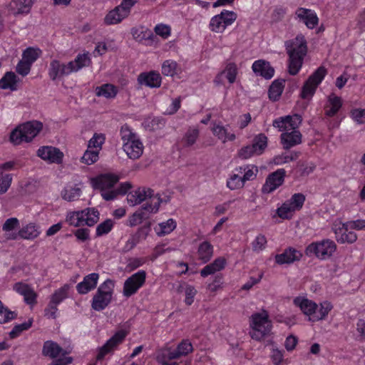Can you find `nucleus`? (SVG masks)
I'll list each match as a JSON object with an SVG mask.
<instances>
[{
  "label": "nucleus",
  "mask_w": 365,
  "mask_h": 365,
  "mask_svg": "<svg viewBox=\"0 0 365 365\" xmlns=\"http://www.w3.org/2000/svg\"><path fill=\"white\" fill-rule=\"evenodd\" d=\"M237 74V68L236 64L234 63H230L226 66L225 69L216 76L215 81L217 83H219L221 77L225 75L229 83H233L236 80Z\"/></svg>",
  "instance_id": "nucleus-32"
},
{
  "label": "nucleus",
  "mask_w": 365,
  "mask_h": 365,
  "mask_svg": "<svg viewBox=\"0 0 365 365\" xmlns=\"http://www.w3.org/2000/svg\"><path fill=\"white\" fill-rule=\"evenodd\" d=\"M105 137L102 134H94L93 138L88 141V148H101L102 145L104 143Z\"/></svg>",
  "instance_id": "nucleus-64"
},
{
  "label": "nucleus",
  "mask_w": 365,
  "mask_h": 365,
  "mask_svg": "<svg viewBox=\"0 0 365 365\" xmlns=\"http://www.w3.org/2000/svg\"><path fill=\"white\" fill-rule=\"evenodd\" d=\"M33 4V0H14L9 6V11L14 15L28 13Z\"/></svg>",
  "instance_id": "nucleus-26"
},
{
  "label": "nucleus",
  "mask_w": 365,
  "mask_h": 365,
  "mask_svg": "<svg viewBox=\"0 0 365 365\" xmlns=\"http://www.w3.org/2000/svg\"><path fill=\"white\" fill-rule=\"evenodd\" d=\"M302 255L294 248L289 247L282 254L275 256V261L279 264H291L295 261H299Z\"/></svg>",
  "instance_id": "nucleus-23"
},
{
  "label": "nucleus",
  "mask_w": 365,
  "mask_h": 365,
  "mask_svg": "<svg viewBox=\"0 0 365 365\" xmlns=\"http://www.w3.org/2000/svg\"><path fill=\"white\" fill-rule=\"evenodd\" d=\"M40 53L39 49L32 47L27 48L22 53V59L32 65L39 57Z\"/></svg>",
  "instance_id": "nucleus-54"
},
{
  "label": "nucleus",
  "mask_w": 365,
  "mask_h": 365,
  "mask_svg": "<svg viewBox=\"0 0 365 365\" xmlns=\"http://www.w3.org/2000/svg\"><path fill=\"white\" fill-rule=\"evenodd\" d=\"M120 134L123 143H126V142H130L133 140L138 138L136 133H133L131 128L127 124H124L121 126Z\"/></svg>",
  "instance_id": "nucleus-55"
},
{
  "label": "nucleus",
  "mask_w": 365,
  "mask_h": 365,
  "mask_svg": "<svg viewBox=\"0 0 365 365\" xmlns=\"http://www.w3.org/2000/svg\"><path fill=\"white\" fill-rule=\"evenodd\" d=\"M125 336L126 333L124 331H119L115 333L103 346L99 349L98 353L96 356L97 361L102 360L107 354L122 343L125 338Z\"/></svg>",
  "instance_id": "nucleus-11"
},
{
  "label": "nucleus",
  "mask_w": 365,
  "mask_h": 365,
  "mask_svg": "<svg viewBox=\"0 0 365 365\" xmlns=\"http://www.w3.org/2000/svg\"><path fill=\"white\" fill-rule=\"evenodd\" d=\"M251 145L256 155H261L267 146V137L263 133L256 135Z\"/></svg>",
  "instance_id": "nucleus-41"
},
{
  "label": "nucleus",
  "mask_w": 365,
  "mask_h": 365,
  "mask_svg": "<svg viewBox=\"0 0 365 365\" xmlns=\"http://www.w3.org/2000/svg\"><path fill=\"white\" fill-rule=\"evenodd\" d=\"M99 274L91 273L84 277L83 280L76 285V290L80 294H86L96 287Z\"/></svg>",
  "instance_id": "nucleus-17"
},
{
  "label": "nucleus",
  "mask_w": 365,
  "mask_h": 365,
  "mask_svg": "<svg viewBox=\"0 0 365 365\" xmlns=\"http://www.w3.org/2000/svg\"><path fill=\"white\" fill-rule=\"evenodd\" d=\"M37 155L43 160L57 164L61 163L63 158V153L58 148L52 146L39 148L37 150Z\"/></svg>",
  "instance_id": "nucleus-12"
},
{
  "label": "nucleus",
  "mask_w": 365,
  "mask_h": 365,
  "mask_svg": "<svg viewBox=\"0 0 365 365\" xmlns=\"http://www.w3.org/2000/svg\"><path fill=\"white\" fill-rule=\"evenodd\" d=\"M245 183L242 177H240L238 174L233 173L227 180V187L231 190H235L242 188Z\"/></svg>",
  "instance_id": "nucleus-50"
},
{
  "label": "nucleus",
  "mask_w": 365,
  "mask_h": 365,
  "mask_svg": "<svg viewBox=\"0 0 365 365\" xmlns=\"http://www.w3.org/2000/svg\"><path fill=\"white\" fill-rule=\"evenodd\" d=\"M302 135L298 130H288L280 135V143L284 150L290 148L302 143Z\"/></svg>",
  "instance_id": "nucleus-15"
},
{
  "label": "nucleus",
  "mask_w": 365,
  "mask_h": 365,
  "mask_svg": "<svg viewBox=\"0 0 365 365\" xmlns=\"http://www.w3.org/2000/svg\"><path fill=\"white\" fill-rule=\"evenodd\" d=\"M81 195V190L80 187L75 185L67 186L61 192L62 197L68 202L76 200Z\"/></svg>",
  "instance_id": "nucleus-42"
},
{
  "label": "nucleus",
  "mask_w": 365,
  "mask_h": 365,
  "mask_svg": "<svg viewBox=\"0 0 365 365\" xmlns=\"http://www.w3.org/2000/svg\"><path fill=\"white\" fill-rule=\"evenodd\" d=\"M178 358V354L176 353L175 349H172L171 348L160 349L158 351L156 356L157 361L160 364H165Z\"/></svg>",
  "instance_id": "nucleus-36"
},
{
  "label": "nucleus",
  "mask_w": 365,
  "mask_h": 365,
  "mask_svg": "<svg viewBox=\"0 0 365 365\" xmlns=\"http://www.w3.org/2000/svg\"><path fill=\"white\" fill-rule=\"evenodd\" d=\"M297 16L302 21L309 29H314L319 22L316 13L310 9L299 8L295 12Z\"/></svg>",
  "instance_id": "nucleus-20"
},
{
  "label": "nucleus",
  "mask_w": 365,
  "mask_h": 365,
  "mask_svg": "<svg viewBox=\"0 0 365 365\" xmlns=\"http://www.w3.org/2000/svg\"><path fill=\"white\" fill-rule=\"evenodd\" d=\"M83 212V225L93 226L99 220V212L95 207H88L82 210Z\"/></svg>",
  "instance_id": "nucleus-34"
},
{
  "label": "nucleus",
  "mask_w": 365,
  "mask_h": 365,
  "mask_svg": "<svg viewBox=\"0 0 365 365\" xmlns=\"http://www.w3.org/2000/svg\"><path fill=\"white\" fill-rule=\"evenodd\" d=\"M150 202H147L144 205H142L139 210H142L145 213V216L149 213H155L159 210L160 204L162 202L159 195H156L155 196L153 195V198L150 199Z\"/></svg>",
  "instance_id": "nucleus-38"
},
{
  "label": "nucleus",
  "mask_w": 365,
  "mask_h": 365,
  "mask_svg": "<svg viewBox=\"0 0 365 365\" xmlns=\"http://www.w3.org/2000/svg\"><path fill=\"white\" fill-rule=\"evenodd\" d=\"M113 227V222L112 220L108 219L105 220L96 227V236L101 237L108 234L112 230Z\"/></svg>",
  "instance_id": "nucleus-57"
},
{
  "label": "nucleus",
  "mask_w": 365,
  "mask_h": 365,
  "mask_svg": "<svg viewBox=\"0 0 365 365\" xmlns=\"http://www.w3.org/2000/svg\"><path fill=\"white\" fill-rule=\"evenodd\" d=\"M332 308L331 304L327 301L320 303V307L317 308L315 315L310 318V321L317 322L325 319Z\"/></svg>",
  "instance_id": "nucleus-43"
},
{
  "label": "nucleus",
  "mask_w": 365,
  "mask_h": 365,
  "mask_svg": "<svg viewBox=\"0 0 365 365\" xmlns=\"http://www.w3.org/2000/svg\"><path fill=\"white\" fill-rule=\"evenodd\" d=\"M43 124L40 121H28L16 128L10 135V140L14 145H19L23 141H31L41 130Z\"/></svg>",
  "instance_id": "nucleus-3"
},
{
  "label": "nucleus",
  "mask_w": 365,
  "mask_h": 365,
  "mask_svg": "<svg viewBox=\"0 0 365 365\" xmlns=\"http://www.w3.org/2000/svg\"><path fill=\"white\" fill-rule=\"evenodd\" d=\"M150 230V225L140 227L138 231L127 240L123 247V251L126 252L133 249L141 240L146 238Z\"/></svg>",
  "instance_id": "nucleus-22"
},
{
  "label": "nucleus",
  "mask_w": 365,
  "mask_h": 365,
  "mask_svg": "<svg viewBox=\"0 0 365 365\" xmlns=\"http://www.w3.org/2000/svg\"><path fill=\"white\" fill-rule=\"evenodd\" d=\"M123 149L130 159H138L143 154V145L138 138L130 142L123 144Z\"/></svg>",
  "instance_id": "nucleus-19"
},
{
  "label": "nucleus",
  "mask_w": 365,
  "mask_h": 365,
  "mask_svg": "<svg viewBox=\"0 0 365 365\" xmlns=\"http://www.w3.org/2000/svg\"><path fill=\"white\" fill-rule=\"evenodd\" d=\"M119 178L113 174L101 175L94 181V187L101 190L102 197L107 201L115 199L118 195H125L131 187L128 182L120 185L117 189H113Z\"/></svg>",
  "instance_id": "nucleus-2"
},
{
  "label": "nucleus",
  "mask_w": 365,
  "mask_h": 365,
  "mask_svg": "<svg viewBox=\"0 0 365 365\" xmlns=\"http://www.w3.org/2000/svg\"><path fill=\"white\" fill-rule=\"evenodd\" d=\"M68 63L69 66L72 70V73L77 72L82 68L90 66L91 58L88 53L78 54L74 61H71Z\"/></svg>",
  "instance_id": "nucleus-33"
},
{
  "label": "nucleus",
  "mask_w": 365,
  "mask_h": 365,
  "mask_svg": "<svg viewBox=\"0 0 365 365\" xmlns=\"http://www.w3.org/2000/svg\"><path fill=\"white\" fill-rule=\"evenodd\" d=\"M294 304L299 307L305 315L309 316V320L315 315L318 308V305L314 302L302 297H296L294 299Z\"/></svg>",
  "instance_id": "nucleus-18"
},
{
  "label": "nucleus",
  "mask_w": 365,
  "mask_h": 365,
  "mask_svg": "<svg viewBox=\"0 0 365 365\" xmlns=\"http://www.w3.org/2000/svg\"><path fill=\"white\" fill-rule=\"evenodd\" d=\"M113 281L110 279H106L98 287L91 301V307L93 310L101 312L110 304L113 294Z\"/></svg>",
  "instance_id": "nucleus-5"
},
{
  "label": "nucleus",
  "mask_w": 365,
  "mask_h": 365,
  "mask_svg": "<svg viewBox=\"0 0 365 365\" xmlns=\"http://www.w3.org/2000/svg\"><path fill=\"white\" fill-rule=\"evenodd\" d=\"M176 222L170 218L166 222H163L158 224V227L155 230L158 236H165L173 232L176 227Z\"/></svg>",
  "instance_id": "nucleus-40"
},
{
  "label": "nucleus",
  "mask_w": 365,
  "mask_h": 365,
  "mask_svg": "<svg viewBox=\"0 0 365 365\" xmlns=\"http://www.w3.org/2000/svg\"><path fill=\"white\" fill-rule=\"evenodd\" d=\"M32 323L33 319L31 318L27 322L15 325L9 334L10 338L15 339L19 336L24 331L28 330L32 326Z\"/></svg>",
  "instance_id": "nucleus-51"
},
{
  "label": "nucleus",
  "mask_w": 365,
  "mask_h": 365,
  "mask_svg": "<svg viewBox=\"0 0 365 365\" xmlns=\"http://www.w3.org/2000/svg\"><path fill=\"white\" fill-rule=\"evenodd\" d=\"M333 230L336 235V240L339 243L351 244L356 241L357 235L354 231H350L348 229V225L339 224L334 225Z\"/></svg>",
  "instance_id": "nucleus-13"
},
{
  "label": "nucleus",
  "mask_w": 365,
  "mask_h": 365,
  "mask_svg": "<svg viewBox=\"0 0 365 365\" xmlns=\"http://www.w3.org/2000/svg\"><path fill=\"white\" fill-rule=\"evenodd\" d=\"M252 70L257 74L265 79H270L273 77L274 69L268 61L257 60L252 64Z\"/></svg>",
  "instance_id": "nucleus-24"
},
{
  "label": "nucleus",
  "mask_w": 365,
  "mask_h": 365,
  "mask_svg": "<svg viewBox=\"0 0 365 365\" xmlns=\"http://www.w3.org/2000/svg\"><path fill=\"white\" fill-rule=\"evenodd\" d=\"M98 159V150H87L81 158L82 162L87 164L91 165L96 162Z\"/></svg>",
  "instance_id": "nucleus-61"
},
{
  "label": "nucleus",
  "mask_w": 365,
  "mask_h": 365,
  "mask_svg": "<svg viewBox=\"0 0 365 365\" xmlns=\"http://www.w3.org/2000/svg\"><path fill=\"white\" fill-rule=\"evenodd\" d=\"M266 244L267 239L265 236L263 235H259L252 243V250L255 252H260L265 248Z\"/></svg>",
  "instance_id": "nucleus-62"
},
{
  "label": "nucleus",
  "mask_w": 365,
  "mask_h": 365,
  "mask_svg": "<svg viewBox=\"0 0 365 365\" xmlns=\"http://www.w3.org/2000/svg\"><path fill=\"white\" fill-rule=\"evenodd\" d=\"M284 87V80H275L269 86L268 95L270 100L273 101H277L281 96Z\"/></svg>",
  "instance_id": "nucleus-35"
},
{
  "label": "nucleus",
  "mask_w": 365,
  "mask_h": 365,
  "mask_svg": "<svg viewBox=\"0 0 365 365\" xmlns=\"http://www.w3.org/2000/svg\"><path fill=\"white\" fill-rule=\"evenodd\" d=\"M250 334L252 339L260 341L267 335L272 329L271 322L269 320L268 313L263 310L260 313H255L250 317Z\"/></svg>",
  "instance_id": "nucleus-4"
},
{
  "label": "nucleus",
  "mask_w": 365,
  "mask_h": 365,
  "mask_svg": "<svg viewBox=\"0 0 365 365\" xmlns=\"http://www.w3.org/2000/svg\"><path fill=\"white\" fill-rule=\"evenodd\" d=\"M68 289L69 285L68 284H65L61 288L56 289L51 295L50 302H52V304L58 305L61 302L67 298Z\"/></svg>",
  "instance_id": "nucleus-45"
},
{
  "label": "nucleus",
  "mask_w": 365,
  "mask_h": 365,
  "mask_svg": "<svg viewBox=\"0 0 365 365\" xmlns=\"http://www.w3.org/2000/svg\"><path fill=\"white\" fill-rule=\"evenodd\" d=\"M126 17L125 13L120 11L119 8L116 6L106 16L104 21L107 25L116 24L121 22Z\"/></svg>",
  "instance_id": "nucleus-37"
},
{
  "label": "nucleus",
  "mask_w": 365,
  "mask_h": 365,
  "mask_svg": "<svg viewBox=\"0 0 365 365\" xmlns=\"http://www.w3.org/2000/svg\"><path fill=\"white\" fill-rule=\"evenodd\" d=\"M71 73L72 70L69 66V63H62L56 59L51 61L48 68V76L51 80L54 81L64 76H68Z\"/></svg>",
  "instance_id": "nucleus-14"
},
{
  "label": "nucleus",
  "mask_w": 365,
  "mask_h": 365,
  "mask_svg": "<svg viewBox=\"0 0 365 365\" xmlns=\"http://www.w3.org/2000/svg\"><path fill=\"white\" fill-rule=\"evenodd\" d=\"M197 292L196 289L193 286L190 285V284L186 285V287L185 288V303L187 305L190 306L193 303L194 298H195Z\"/></svg>",
  "instance_id": "nucleus-63"
},
{
  "label": "nucleus",
  "mask_w": 365,
  "mask_h": 365,
  "mask_svg": "<svg viewBox=\"0 0 365 365\" xmlns=\"http://www.w3.org/2000/svg\"><path fill=\"white\" fill-rule=\"evenodd\" d=\"M293 212H294V210L287 202H284L281 207L277 210V215L282 219H290Z\"/></svg>",
  "instance_id": "nucleus-59"
},
{
  "label": "nucleus",
  "mask_w": 365,
  "mask_h": 365,
  "mask_svg": "<svg viewBox=\"0 0 365 365\" xmlns=\"http://www.w3.org/2000/svg\"><path fill=\"white\" fill-rule=\"evenodd\" d=\"M336 249L334 241L327 239L312 242L306 248L307 255H315L321 259L329 258Z\"/></svg>",
  "instance_id": "nucleus-6"
},
{
  "label": "nucleus",
  "mask_w": 365,
  "mask_h": 365,
  "mask_svg": "<svg viewBox=\"0 0 365 365\" xmlns=\"http://www.w3.org/2000/svg\"><path fill=\"white\" fill-rule=\"evenodd\" d=\"M305 201V196L302 193H295L291 198L287 200V203L294 210V211L299 210Z\"/></svg>",
  "instance_id": "nucleus-49"
},
{
  "label": "nucleus",
  "mask_w": 365,
  "mask_h": 365,
  "mask_svg": "<svg viewBox=\"0 0 365 365\" xmlns=\"http://www.w3.org/2000/svg\"><path fill=\"white\" fill-rule=\"evenodd\" d=\"M17 76L14 72H7L0 80V88L2 89H16Z\"/></svg>",
  "instance_id": "nucleus-39"
},
{
  "label": "nucleus",
  "mask_w": 365,
  "mask_h": 365,
  "mask_svg": "<svg viewBox=\"0 0 365 365\" xmlns=\"http://www.w3.org/2000/svg\"><path fill=\"white\" fill-rule=\"evenodd\" d=\"M146 272L140 270L132 274L124 282L123 294L125 297H129L135 294L138 290L145 284Z\"/></svg>",
  "instance_id": "nucleus-9"
},
{
  "label": "nucleus",
  "mask_w": 365,
  "mask_h": 365,
  "mask_svg": "<svg viewBox=\"0 0 365 365\" xmlns=\"http://www.w3.org/2000/svg\"><path fill=\"white\" fill-rule=\"evenodd\" d=\"M284 46L289 56V73L294 76L302 68L307 54V41L303 35L299 34L295 38L285 41Z\"/></svg>",
  "instance_id": "nucleus-1"
},
{
  "label": "nucleus",
  "mask_w": 365,
  "mask_h": 365,
  "mask_svg": "<svg viewBox=\"0 0 365 365\" xmlns=\"http://www.w3.org/2000/svg\"><path fill=\"white\" fill-rule=\"evenodd\" d=\"M161 80L160 73L155 71L141 73L138 77L139 84L150 88H159L161 85Z\"/></svg>",
  "instance_id": "nucleus-21"
},
{
  "label": "nucleus",
  "mask_w": 365,
  "mask_h": 365,
  "mask_svg": "<svg viewBox=\"0 0 365 365\" xmlns=\"http://www.w3.org/2000/svg\"><path fill=\"white\" fill-rule=\"evenodd\" d=\"M299 153L298 152H292L289 154L282 153L281 155L274 157V163L276 165H282L291 161L296 160L299 158Z\"/></svg>",
  "instance_id": "nucleus-52"
},
{
  "label": "nucleus",
  "mask_w": 365,
  "mask_h": 365,
  "mask_svg": "<svg viewBox=\"0 0 365 365\" xmlns=\"http://www.w3.org/2000/svg\"><path fill=\"white\" fill-rule=\"evenodd\" d=\"M153 190L150 188H138L127 195V200L130 206H134L147 199H151L153 197Z\"/></svg>",
  "instance_id": "nucleus-16"
},
{
  "label": "nucleus",
  "mask_w": 365,
  "mask_h": 365,
  "mask_svg": "<svg viewBox=\"0 0 365 365\" xmlns=\"http://www.w3.org/2000/svg\"><path fill=\"white\" fill-rule=\"evenodd\" d=\"M199 130L195 128H189L182 138V142L185 147L194 145L198 138Z\"/></svg>",
  "instance_id": "nucleus-48"
},
{
  "label": "nucleus",
  "mask_w": 365,
  "mask_h": 365,
  "mask_svg": "<svg viewBox=\"0 0 365 365\" xmlns=\"http://www.w3.org/2000/svg\"><path fill=\"white\" fill-rule=\"evenodd\" d=\"M178 64L172 60H166L162 65V73L167 76H173L176 74Z\"/></svg>",
  "instance_id": "nucleus-56"
},
{
  "label": "nucleus",
  "mask_w": 365,
  "mask_h": 365,
  "mask_svg": "<svg viewBox=\"0 0 365 365\" xmlns=\"http://www.w3.org/2000/svg\"><path fill=\"white\" fill-rule=\"evenodd\" d=\"M145 128L149 130L162 129L165 125V119L160 117L148 118L143 122Z\"/></svg>",
  "instance_id": "nucleus-44"
},
{
  "label": "nucleus",
  "mask_w": 365,
  "mask_h": 365,
  "mask_svg": "<svg viewBox=\"0 0 365 365\" xmlns=\"http://www.w3.org/2000/svg\"><path fill=\"white\" fill-rule=\"evenodd\" d=\"M229 129V125L224 126L221 124H214L212 131L215 136L225 143L227 141H234L236 138L235 134L230 133Z\"/></svg>",
  "instance_id": "nucleus-25"
},
{
  "label": "nucleus",
  "mask_w": 365,
  "mask_h": 365,
  "mask_svg": "<svg viewBox=\"0 0 365 365\" xmlns=\"http://www.w3.org/2000/svg\"><path fill=\"white\" fill-rule=\"evenodd\" d=\"M154 31L156 35L161 36L164 39L168 38L171 34L170 26L164 24H157L154 28Z\"/></svg>",
  "instance_id": "nucleus-60"
},
{
  "label": "nucleus",
  "mask_w": 365,
  "mask_h": 365,
  "mask_svg": "<svg viewBox=\"0 0 365 365\" xmlns=\"http://www.w3.org/2000/svg\"><path fill=\"white\" fill-rule=\"evenodd\" d=\"M83 215L82 210L71 212L66 216V221L74 227L83 226Z\"/></svg>",
  "instance_id": "nucleus-47"
},
{
  "label": "nucleus",
  "mask_w": 365,
  "mask_h": 365,
  "mask_svg": "<svg viewBox=\"0 0 365 365\" xmlns=\"http://www.w3.org/2000/svg\"><path fill=\"white\" fill-rule=\"evenodd\" d=\"M237 19V14L234 11L223 10L218 15L213 16L210 22L211 31L222 33L227 26L231 25Z\"/></svg>",
  "instance_id": "nucleus-8"
},
{
  "label": "nucleus",
  "mask_w": 365,
  "mask_h": 365,
  "mask_svg": "<svg viewBox=\"0 0 365 365\" xmlns=\"http://www.w3.org/2000/svg\"><path fill=\"white\" fill-rule=\"evenodd\" d=\"M285 174V170L281 168L269 175L262 187V192L270 193L282 185L284 180Z\"/></svg>",
  "instance_id": "nucleus-10"
},
{
  "label": "nucleus",
  "mask_w": 365,
  "mask_h": 365,
  "mask_svg": "<svg viewBox=\"0 0 365 365\" xmlns=\"http://www.w3.org/2000/svg\"><path fill=\"white\" fill-rule=\"evenodd\" d=\"M137 31L138 29H132L131 32L134 38L138 39L139 41L144 39L146 41V45L148 46H153L157 43V37L150 31L144 33L142 37H140V35L136 36Z\"/></svg>",
  "instance_id": "nucleus-53"
},
{
  "label": "nucleus",
  "mask_w": 365,
  "mask_h": 365,
  "mask_svg": "<svg viewBox=\"0 0 365 365\" xmlns=\"http://www.w3.org/2000/svg\"><path fill=\"white\" fill-rule=\"evenodd\" d=\"M63 349L53 341H46L44 342L42 349L43 355L56 359L61 354H63Z\"/></svg>",
  "instance_id": "nucleus-28"
},
{
  "label": "nucleus",
  "mask_w": 365,
  "mask_h": 365,
  "mask_svg": "<svg viewBox=\"0 0 365 365\" xmlns=\"http://www.w3.org/2000/svg\"><path fill=\"white\" fill-rule=\"evenodd\" d=\"M326 74L327 69L324 66L319 67L304 83L302 89L301 97L305 99L312 96Z\"/></svg>",
  "instance_id": "nucleus-7"
},
{
  "label": "nucleus",
  "mask_w": 365,
  "mask_h": 365,
  "mask_svg": "<svg viewBox=\"0 0 365 365\" xmlns=\"http://www.w3.org/2000/svg\"><path fill=\"white\" fill-rule=\"evenodd\" d=\"M117 94L116 88L111 84H104L96 88V95L106 98H114Z\"/></svg>",
  "instance_id": "nucleus-46"
},
{
  "label": "nucleus",
  "mask_w": 365,
  "mask_h": 365,
  "mask_svg": "<svg viewBox=\"0 0 365 365\" xmlns=\"http://www.w3.org/2000/svg\"><path fill=\"white\" fill-rule=\"evenodd\" d=\"M192 345L189 340H182L175 349L176 353L180 358L182 356H185L192 351Z\"/></svg>",
  "instance_id": "nucleus-58"
},
{
  "label": "nucleus",
  "mask_w": 365,
  "mask_h": 365,
  "mask_svg": "<svg viewBox=\"0 0 365 365\" xmlns=\"http://www.w3.org/2000/svg\"><path fill=\"white\" fill-rule=\"evenodd\" d=\"M342 106L340 97L331 94L329 96L328 104L325 106V115L329 117L335 115Z\"/></svg>",
  "instance_id": "nucleus-29"
},
{
  "label": "nucleus",
  "mask_w": 365,
  "mask_h": 365,
  "mask_svg": "<svg viewBox=\"0 0 365 365\" xmlns=\"http://www.w3.org/2000/svg\"><path fill=\"white\" fill-rule=\"evenodd\" d=\"M197 255L203 263L209 262L213 255V246L207 241L202 242L199 245Z\"/></svg>",
  "instance_id": "nucleus-31"
},
{
  "label": "nucleus",
  "mask_w": 365,
  "mask_h": 365,
  "mask_svg": "<svg viewBox=\"0 0 365 365\" xmlns=\"http://www.w3.org/2000/svg\"><path fill=\"white\" fill-rule=\"evenodd\" d=\"M226 264V260L223 257L216 258L212 263L206 265L200 271V275L202 277H206L208 275L212 274L216 272L220 271L224 269Z\"/></svg>",
  "instance_id": "nucleus-27"
},
{
  "label": "nucleus",
  "mask_w": 365,
  "mask_h": 365,
  "mask_svg": "<svg viewBox=\"0 0 365 365\" xmlns=\"http://www.w3.org/2000/svg\"><path fill=\"white\" fill-rule=\"evenodd\" d=\"M40 233L39 227L34 223H29L19 231V237L25 240H34L36 238Z\"/></svg>",
  "instance_id": "nucleus-30"
}]
</instances>
